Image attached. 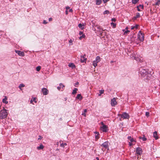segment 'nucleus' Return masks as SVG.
<instances>
[{
  "instance_id": "f257e3e1",
  "label": "nucleus",
  "mask_w": 160,
  "mask_h": 160,
  "mask_svg": "<svg viewBox=\"0 0 160 160\" xmlns=\"http://www.w3.org/2000/svg\"><path fill=\"white\" fill-rule=\"evenodd\" d=\"M139 74L144 79H149L151 76L150 74L147 69H144L142 68L139 69Z\"/></svg>"
},
{
  "instance_id": "f03ea898",
  "label": "nucleus",
  "mask_w": 160,
  "mask_h": 160,
  "mask_svg": "<svg viewBox=\"0 0 160 160\" xmlns=\"http://www.w3.org/2000/svg\"><path fill=\"white\" fill-rule=\"evenodd\" d=\"M8 113L7 110L4 109L2 110L0 112V119H4L7 117Z\"/></svg>"
},
{
  "instance_id": "7ed1b4c3",
  "label": "nucleus",
  "mask_w": 160,
  "mask_h": 160,
  "mask_svg": "<svg viewBox=\"0 0 160 160\" xmlns=\"http://www.w3.org/2000/svg\"><path fill=\"white\" fill-rule=\"evenodd\" d=\"M110 144V143L108 141H106L101 144L100 145L101 146L105 148L104 149L103 148H102V150L103 151H104L105 149H107L108 150H109V145Z\"/></svg>"
},
{
  "instance_id": "20e7f679",
  "label": "nucleus",
  "mask_w": 160,
  "mask_h": 160,
  "mask_svg": "<svg viewBox=\"0 0 160 160\" xmlns=\"http://www.w3.org/2000/svg\"><path fill=\"white\" fill-rule=\"evenodd\" d=\"M101 124L102 125L101 127L102 130L103 132H107L108 131V126L104 124L103 122H101Z\"/></svg>"
},
{
  "instance_id": "39448f33",
  "label": "nucleus",
  "mask_w": 160,
  "mask_h": 160,
  "mask_svg": "<svg viewBox=\"0 0 160 160\" xmlns=\"http://www.w3.org/2000/svg\"><path fill=\"white\" fill-rule=\"evenodd\" d=\"M138 38L141 42H142L144 40V36L143 33H142L141 31H139L138 35Z\"/></svg>"
},
{
  "instance_id": "423d86ee",
  "label": "nucleus",
  "mask_w": 160,
  "mask_h": 160,
  "mask_svg": "<svg viewBox=\"0 0 160 160\" xmlns=\"http://www.w3.org/2000/svg\"><path fill=\"white\" fill-rule=\"evenodd\" d=\"M100 60V58L99 56H97L93 62V65L94 67H96L97 65V63L99 62Z\"/></svg>"
},
{
  "instance_id": "0eeeda50",
  "label": "nucleus",
  "mask_w": 160,
  "mask_h": 160,
  "mask_svg": "<svg viewBox=\"0 0 160 160\" xmlns=\"http://www.w3.org/2000/svg\"><path fill=\"white\" fill-rule=\"evenodd\" d=\"M122 118L123 119H128L130 118V116L128 113L126 112H124L122 114Z\"/></svg>"
},
{
  "instance_id": "6e6552de",
  "label": "nucleus",
  "mask_w": 160,
  "mask_h": 160,
  "mask_svg": "<svg viewBox=\"0 0 160 160\" xmlns=\"http://www.w3.org/2000/svg\"><path fill=\"white\" fill-rule=\"evenodd\" d=\"M111 104L112 107H114L117 104V102L116 101V98H113L111 100Z\"/></svg>"
},
{
  "instance_id": "1a4fd4ad",
  "label": "nucleus",
  "mask_w": 160,
  "mask_h": 160,
  "mask_svg": "<svg viewBox=\"0 0 160 160\" xmlns=\"http://www.w3.org/2000/svg\"><path fill=\"white\" fill-rule=\"evenodd\" d=\"M86 55L84 54L83 56H81L80 61L81 62H86L87 60V58H86Z\"/></svg>"
},
{
  "instance_id": "9d476101",
  "label": "nucleus",
  "mask_w": 160,
  "mask_h": 160,
  "mask_svg": "<svg viewBox=\"0 0 160 160\" xmlns=\"http://www.w3.org/2000/svg\"><path fill=\"white\" fill-rule=\"evenodd\" d=\"M142 148L140 147H138L136 149V152L137 154L141 155L142 153Z\"/></svg>"
},
{
  "instance_id": "9b49d317",
  "label": "nucleus",
  "mask_w": 160,
  "mask_h": 160,
  "mask_svg": "<svg viewBox=\"0 0 160 160\" xmlns=\"http://www.w3.org/2000/svg\"><path fill=\"white\" fill-rule=\"evenodd\" d=\"M42 92L44 95H47L48 93V90L46 88H43L42 89Z\"/></svg>"
},
{
  "instance_id": "f8f14e48",
  "label": "nucleus",
  "mask_w": 160,
  "mask_h": 160,
  "mask_svg": "<svg viewBox=\"0 0 160 160\" xmlns=\"http://www.w3.org/2000/svg\"><path fill=\"white\" fill-rule=\"evenodd\" d=\"M15 52L20 56L23 57L24 56V53L23 52L21 51H20L15 50Z\"/></svg>"
},
{
  "instance_id": "ddd939ff",
  "label": "nucleus",
  "mask_w": 160,
  "mask_h": 160,
  "mask_svg": "<svg viewBox=\"0 0 160 160\" xmlns=\"http://www.w3.org/2000/svg\"><path fill=\"white\" fill-rule=\"evenodd\" d=\"M153 137L155 138L156 140L158 139V137L157 136V132L156 131H155L153 133Z\"/></svg>"
},
{
  "instance_id": "4468645a",
  "label": "nucleus",
  "mask_w": 160,
  "mask_h": 160,
  "mask_svg": "<svg viewBox=\"0 0 160 160\" xmlns=\"http://www.w3.org/2000/svg\"><path fill=\"white\" fill-rule=\"evenodd\" d=\"M8 99V98H7V96H4V98L3 99L2 102L3 103H5V104H7L8 103V102L7 101V100Z\"/></svg>"
},
{
  "instance_id": "2eb2a0df",
  "label": "nucleus",
  "mask_w": 160,
  "mask_h": 160,
  "mask_svg": "<svg viewBox=\"0 0 160 160\" xmlns=\"http://www.w3.org/2000/svg\"><path fill=\"white\" fill-rule=\"evenodd\" d=\"M44 148V146L42 145L41 144L39 146H38L37 147V148L38 150H42Z\"/></svg>"
},
{
  "instance_id": "dca6fc26",
  "label": "nucleus",
  "mask_w": 160,
  "mask_h": 160,
  "mask_svg": "<svg viewBox=\"0 0 160 160\" xmlns=\"http://www.w3.org/2000/svg\"><path fill=\"white\" fill-rule=\"evenodd\" d=\"M76 99H79L80 100H82V96L81 94H78L76 97Z\"/></svg>"
},
{
  "instance_id": "f3484780",
  "label": "nucleus",
  "mask_w": 160,
  "mask_h": 160,
  "mask_svg": "<svg viewBox=\"0 0 160 160\" xmlns=\"http://www.w3.org/2000/svg\"><path fill=\"white\" fill-rule=\"evenodd\" d=\"M95 138L96 139H98L99 138V137L98 136L99 135V133L98 132H95Z\"/></svg>"
},
{
  "instance_id": "a211bd4d",
  "label": "nucleus",
  "mask_w": 160,
  "mask_h": 160,
  "mask_svg": "<svg viewBox=\"0 0 160 160\" xmlns=\"http://www.w3.org/2000/svg\"><path fill=\"white\" fill-rule=\"evenodd\" d=\"M95 29H98V31L101 32V29L100 26H99L97 25L96 26H95Z\"/></svg>"
},
{
  "instance_id": "6ab92c4d",
  "label": "nucleus",
  "mask_w": 160,
  "mask_h": 160,
  "mask_svg": "<svg viewBox=\"0 0 160 160\" xmlns=\"http://www.w3.org/2000/svg\"><path fill=\"white\" fill-rule=\"evenodd\" d=\"M68 66L70 67H71L72 68H75L76 67L75 65L73 63H71L69 64Z\"/></svg>"
},
{
  "instance_id": "aec40b11",
  "label": "nucleus",
  "mask_w": 160,
  "mask_h": 160,
  "mask_svg": "<svg viewBox=\"0 0 160 160\" xmlns=\"http://www.w3.org/2000/svg\"><path fill=\"white\" fill-rule=\"evenodd\" d=\"M140 17V14L139 13H137V15L136 16L133 17V18L134 19H136L137 18H139Z\"/></svg>"
},
{
  "instance_id": "412c9836",
  "label": "nucleus",
  "mask_w": 160,
  "mask_h": 160,
  "mask_svg": "<svg viewBox=\"0 0 160 160\" xmlns=\"http://www.w3.org/2000/svg\"><path fill=\"white\" fill-rule=\"evenodd\" d=\"M96 4L97 5H100L102 2V0H96Z\"/></svg>"
},
{
  "instance_id": "4be33fe9",
  "label": "nucleus",
  "mask_w": 160,
  "mask_h": 160,
  "mask_svg": "<svg viewBox=\"0 0 160 160\" xmlns=\"http://www.w3.org/2000/svg\"><path fill=\"white\" fill-rule=\"evenodd\" d=\"M78 90V89L77 88H75L73 90L72 94L73 95L76 94L77 92V91Z\"/></svg>"
},
{
  "instance_id": "5701e85b",
  "label": "nucleus",
  "mask_w": 160,
  "mask_h": 160,
  "mask_svg": "<svg viewBox=\"0 0 160 160\" xmlns=\"http://www.w3.org/2000/svg\"><path fill=\"white\" fill-rule=\"evenodd\" d=\"M128 139H129L131 142H135V141L134 139L133 138H132L131 136H128Z\"/></svg>"
},
{
  "instance_id": "b1692460",
  "label": "nucleus",
  "mask_w": 160,
  "mask_h": 160,
  "mask_svg": "<svg viewBox=\"0 0 160 160\" xmlns=\"http://www.w3.org/2000/svg\"><path fill=\"white\" fill-rule=\"evenodd\" d=\"M59 86L61 87V88H62V89L61 91H62L64 89L65 86L62 84V83H60L59 84Z\"/></svg>"
},
{
  "instance_id": "393cba45",
  "label": "nucleus",
  "mask_w": 160,
  "mask_h": 160,
  "mask_svg": "<svg viewBox=\"0 0 160 160\" xmlns=\"http://www.w3.org/2000/svg\"><path fill=\"white\" fill-rule=\"evenodd\" d=\"M139 138L142 139L143 141H145L147 140V138L145 137V136L143 135V137H140Z\"/></svg>"
},
{
  "instance_id": "a878e982",
  "label": "nucleus",
  "mask_w": 160,
  "mask_h": 160,
  "mask_svg": "<svg viewBox=\"0 0 160 160\" xmlns=\"http://www.w3.org/2000/svg\"><path fill=\"white\" fill-rule=\"evenodd\" d=\"M138 25L137 24H136L135 25V26H132L131 28L132 29H133L135 28L136 29H137L138 28Z\"/></svg>"
},
{
  "instance_id": "bb28decb",
  "label": "nucleus",
  "mask_w": 160,
  "mask_h": 160,
  "mask_svg": "<svg viewBox=\"0 0 160 160\" xmlns=\"http://www.w3.org/2000/svg\"><path fill=\"white\" fill-rule=\"evenodd\" d=\"M139 1V0H132V2L134 4H136Z\"/></svg>"
},
{
  "instance_id": "cd10ccee",
  "label": "nucleus",
  "mask_w": 160,
  "mask_h": 160,
  "mask_svg": "<svg viewBox=\"0 0 160 160\" xmlns=\"http://www.w3.org/2000/svg\"><path fill=\"white\" fill-rule=\"evenodd\" d=\"M67 145V144L66 143H62L60 145V146L62 148H64L65 146H66Z\"/></svg>"
},
{
  "instance_id": "c85d7f7f",
  "label": "nucleus",
  "mask_w": 160,
  "mask_h": 160,
  "mask_svg": "<svg viewBox=\"0 0 160 160\" xmlns=\"http://www.w3.org/2000/svg\"><path fill=\"white\" fill-rule=\"evenodd\" d=\"M104 90H101L99 91V96H100L101 94H103L104 92Z\"/></svg>"
},
{
  "instance_id": "c756f323",
  "label": "nucleus",
  "mask_w": 160,
  "mask_h": 160,
  "mask_svg": "<svg viewBox=\"0 0 160 160\" xmlns=\"http://www.w3.org/2000/svg\"><path fill=\"white\" fill-rule=\"evenodd\" d=\"M41 69V67L40 66H38L36 67V70L38 72Z\"/></svg>"
},
{
  "instance_id": "7c9ffc66",
  "label": "nucleus",
  "mask_w": 160,
  "mask_h": 160,
  "mask_svg": "<svg viewBox=\"0 0 160 160\" xmlns=\"http://www.w3.org/2000/svg\"><path fill=\"white\" fill-rule=\"evenodd\" d=\"M85 37V36L84 34H82L81 36L79 38V39L80 40H81L82 38H84Z\"/></svg>"
},
{
  "instance_id": "2f4dec72",
  "label": "nucleus",
  "mask_w": 160,
  "mask_h": 160,
  "mask_svg": "<svg viewBox=\"0 0 160 160\" xmlns=\"http://www.w3.org/2000/svg\"><path fill=\"white\" fill-rule=\"evenodd\" d=\"M25 86L23 84H21L19 85V88L21 89V87H23Z\"/></svg>"
},
{
  "instance_id": "473e14b6",
  "label": "nucleus",
  "mask_w": 160,
  "mask_h": 160,
  "mask_svg": "<svg viewBox=\"0 0 160 160\" xmlns=\"http://www.w3.org/2000/svg\"><path fill=\"white\" fill-rule=\"evenodd\" d=\"M109 13V11L108 10H105L104 12H103V14H108Z\"/></svg>"
},
{
  "instance_id": "72a5a7b5",
  "label": "nucleus",
  "mask_w": 160,
  "mask_h": 160,
  "mask_svg": "<svg viewBox=\"0 0 160 160\" xmlns=\"http://www.w3.org/2000/svg\"><path fill=\"white\" fill-rule=\"evenodd\" d=\"M33 101H34L35 102H36V98H34L33 99H32L31 100V103H32Z\"/></svg>"
},
{
  "instance_id": "f704fd0d",
  "label": "nucleus",
  "mask_w": 160,
  "mask_h": 160,
  "mask_svg": "<svg viewBox=\"0 0 160 160\" xmlns=\"http://www.w3.org/2000/svg\"><path fill=\"white\" fill-rule=\"evenodd\" d=\"M160 4V0H158V1L156 3L155 5H159Z\"/></svg>"
},
{
  "instance_id": "c9c22d12",
  "label": "nucleus",
  "mask_w": 160,
  "mask_h": 160,
  "mask_svg": "<svg viewBox=\"0 0 160 160\" xmlns=\"http://www.w3.org/2000/svg\"><path fill=\"white\" fill-rule=\"evenodd\" d=\"M111 24L112 25V26L114 28H115L116 27V24L115 23L113 22H112L111 23Z\"/></svg>"
},
{
  "instance_id": "e433bc0d",
  "label": "nucleus",
  "mask_w": 160,
  "mask_h": 160,
  "mask_svg": "<svg viewBox=\"0 0 160 160\" xmlns=\"http://www.w3.org/2000/svg\"><path fill=\"white\" fill-rule=\"evenodd\" d=\"M138 6V7L139 8H141L142 9H143L144 6H143V5L140 4Z\"/></svg>"
},
{
  "instance_id": "4c0bfd02",
  "label": "nucleus",
  "mask_w": 160,
  "mask_h": 160,
  "mask_svg": "<svg viewBox=\"0 0 160 160\" xmlns=\"http://www.w3.org/2000/svg\"><path fill=\"white\" fill-rule=\"evenodd\" d=\"M73 40H72L71 39H70L69 40V43H70V45H72V42H73Z\"/></svg>"
},
{
  "instance_id": "58836bf2",
  "label": "nucleus",
  "mask_w": 160,
  "mask_h": 160,
  "mask_svg": "<svg viewBox=\"0 0 160 160\" xmlns=\"http://www.w3.org/2000/svg\"><path fill=\"white\" fill-rule=\"evenodd\" d=\"M145 115L146 116L148 117L149 116V113L148 112H146L145 113Z\"/></svg>"
},
{
  "instance_id": "ea45409f",
  "label": "nucleus",
  "mask_w": 160,
  "mask_h": 160,
  "mask_svg": "<svg viewBox=\"0 0 160 160\" xmlns=\"http://www.w3.org/2000/svg\"><path fill=\"white\" fill-rule=\"evenodd\" d=\"M134 58L135 59H136L137 61L139 60L140 62H141L142 61V60L141 59H139V58L136 59V57H134Z\"/></svg>"
},
{
  "instance_id": "a19ab883",
  "label": "nucleus",
  "mask_w": 160,
  "mask_h": 160,
  "mask_svg": "<svg viewBox=\"0 0 160 160\" xmlns=\"http://www.w3.org/2000/svg\"><path fill=\"white\" fill-rule=\"evenodd\" d=\"M82 25L81 24V23H80L78 24V27L79 28H81L82 27Z\"/></svg>"
},
{
  "instance_id": "79ce46f5",
  "label": "nucleus",
  "mask_w": 160,
  "mask_h": 160,
  "mask_svg": "<svg viewBox=\"0 0 160 160\" xmlns=\"http://www.w3.org/2000/svg\"><path fill=\"white\" fill-rule=\"evenodd\" d=\"M130 31L129 30H126L124 32V34H126L128 32H129Z\"/></svg>"
},
{
  "instance_id": "37998d69",
  "label": "nucleus",
  "mask_w": 160,
  "mask_h": 160,
  "mask_svg": "<svg viewBox=\"0 0 160 160\" xmlns=\"http://www.w3.org/2000/svg\"><path fill=\"white\" fill-rule=\"evenodd\" d=\"M111 20L112 22H115L116 21V19L115 18H112Z\"/></svg>"
},
{
  "instance_id": "c03bdc74",
  "label": "nucleus",
  "mask_w": 160,
  "mask_h": 160,
  "mask_svg": "<svg viewBox=\"0 0 160 160\" xmlns=\"http://www.w3.org/2000/svg\"><path fill=\"white\" fill-rule=\"evenodd\" d=\"M43 23L44 24H46L48 23V22L45 20H44L43 21Z\"/></svg>"
},
{
  "instance_id": "a18cd8bd",
  "label": "nucleus",
  "mask_w": 160,
  "mask_h": 160,
  "mask_svg": "<svg viewBox=\"0 0 160 160\" xmlns=\"http://www.w3.org/2000/svg\"><path fill=\"white\" fill-rule=\"evenodd\" d=\"M57 89L58 90H60L61 89V87L60 86H58L57 87Z\"/></svg>"
},
{
  "instance_id": "49530a36",
  "label": "nucleus",
  "mask_w": 160,
  "mask_h": 160,
  "mask_svg": "<svg viewBox=\"0 0 160 160\" xmlns=\"http://www.w3.org/2000/svg\"><path fill=\"white\" fill-rule=\"evenodd\" d=\"M109 1V0H103V1L104 3H106V2H108Z\"/></svg>"
},
{
  "instance_id": "de8ad7c7",
  "label": "nucleus",
  "mask_w": 160,
  "mask_h": 160,
  "mask_svg": "<svg viewBox=\"0 0 160 160\" xmlns=\"http://www.w3.org/2000/svg\"><path fill=\"white\" fill-rule=\"evenodd\" d=\"M137 10H138V11H141V10H140V9H139V8L138 7V6H137Z\"/></svg>"
},
{
  "instance_id": "09e8293b",
  "label": "nucleus",
  "mask_w": 160,
  "mask_h": 160,
  "mask_svg": "<svg viewBox=\"0 0 160 160\" xmlns=\"http://www.w3.org/2000/svg\"><path fill=\"white\" fill-rule=\"evenodd\" d=\"M39 138H38V140H41L42 138V137L40 136H39Z\"/></svg>"
},
{
  "instance_id": "8fccbe9b",
  "label": "nucleus",
  "mask_w": 160,
  "mask_h": 160,
  "mask_svg": "<svg viewBox=\"0 0 160 160\" xmlns=\"http://www.w3.org/2000/svg\"><path fill=\"white\" fill-rule=\"evenodd\" d=\"M83 33V32H82V31L79 32V34L80 35H81L82 34V35Z\"/></svg>"
},
{
  "instance_id": "3c124183",
  "label": "nucleus",
  "mask_w": 160,
  "mask_h": 160,
  "mask_svg": "<svg viewBox=\"0 0 160 160\" xmlns=\"http://www.w3.org/2000/svg\"><path fill=\"white\" fill-rule=\"evenodd\" d=\"M66 10H68V9H69V8H70V7L68 6H67V7H66Z\"/></svg>"
},
{
  "instance_id": "603ef678",
  "label": "nucleus",
  "mask_w": 160,
  "mask_h": 160,
  "mask_svg": "<svg viewBox=\"0 0 160 160\" xmlns=\"http://www.w3.org/2000/svg\"><path fill=\"white\" fill-rule=\"evenodd\" d=\"M82 115L84 116V117L86 116V114H85V112L82 113Z\"/></svg>"
},
{
  "instance_id": "864d4df0",
  "label": "nucleus",
  "mask_w": 160,
  "mask_h": 160,
  "mask_svg": "<svg viewBox=\"0 0 160 160\" xmlns=\"http://www.w3.org/2000/svg\"><path fill=\"white\" fill-rule=\"evenodd\" d=\"M132 142H129V145L130 146H132Z\"/></svg>"
},
{
  "instance_id": "5fc2aeb1",
  "label": "nucleus",
  "mask_w": 160,
  "mask_h": 160,
  "mask_svg": "<svg viewBox=\"0 0 160 160\" xmlns=\"http://www.w3.org/2000/svg\"><path fill=\"white\" fill-rule=\"evenodd\" d=\"M78 84H79L78 82H77L76 83H75V85H74V86L75 87H77L76 85H78Z\"/></svg>"
},
{
  "instance_id": "6e6d98bb",
  "label": "nucleus",
  "mask_w": 160,
  "mask_h": 160,
  "mask_svg": "<svg viewBox=\"0 0 160 160\" xmlns=\"http://www.w3.org/2000/svg\"><path fill=\"white\" fill-rule=\"evenodd\" d=\"M48 20H49V21H51L52 20V18H49Z\"/></svg>"
},
{
  "instance_id": "4d7b16f0",
  "label": "nucleus",
  "mask_w": 160,
  "mask_h": 160,
  "mask_svg": "<svg viewBox=\"0 0 160 160\" xmlns=\"http://www.w3.org/2000/svg\"><path fill=\"white\" fill-rule=\"evenodd\" d=\"M65 13L66 15L68 14V11L67 10L65 11Z\"/></svg>"
},
{
  "instance_id": "13d9d810",
  "label": "nucleus",
  "mask_w": 160,
  "mask_h": 160,
  "mask_svg": "<svg viewBox=\"0 0 160 160\" xmlns=\"http://www.w3.org/2000/svg\"><path fill=\"white\" fill-rule=\"evenodd\" d=\"M69 12H72V9H69Z\"/></svg>"
},
{
  "instance_id": "bf43d9fd",
  "label": "nucleus",
  "mask_w": 160,
  "mask_h": 160,
  "mask_svg": "<svg viewBox=\"0 0 160 160\" xmlns=\"http://www.w3.org/2000/svg\"><path fill=\"white\" fill-rule=\"evenodd\" d=\"M87 112V109H85L84 110V112L85 113L86 112Z\"/></svg>"
},
{
  "instance_id": "052dcab7",
  "label": "nucleus",
  "mask_w": 160,
  "mask_h": 160,
  "mask_svg": "<svg viewBox=\"0 0 160 160\" xmlns=\"http://www.w3.org/2000/svg\"><path fill=\"white\" fill-rule=\"evenodd\" d=\"M122 114H118V116H121L122 117Z\"/></svg>"
},
{
  "instance_id": "680f3d73",
  "label": "nucleus",
  "mask_w": 160,
  "mask_h": 160,
  "mask_svg": "<svg viewBox=\"0 0 160 160\" xmlns=\"http://www.w3.org/2000/svg\"><path fill=\"white\" fill-rule=\"evenodd\" d=\"M96 159H97V160H99V158L98 157H96Z\"/></svg>"
},
{
  "instance_id": "e2e57ef3",
  "label": "nucleus",
  "mask_w": 160,
  "mask_h": 160,
  "mask_svg": "<svg viewBox=\"0 0 160 160\" xmlns=\"http://www.w3.org/2000/svg\"><path fill=\"white\" fill-rule=\"evenodd\" d=\"M58 150H59V149H58V148H57V149H56V151H58Z\"/></svg>"
},
{
  "instance_id": "0e129e2a",
  "label": "nucleus",
  "mask_w": 160,
  "mask_h": 160,
  "mask_svg": "<svg viewBox=\"0 0 160 160\" xmlns=\"http://www.w3.org/2000/svg\"><path fill=\"white\" fill-rule=\"evenodd\" d=\"M128 29V27H126V29Z\"/></svg>"
},
{
  "instance_id": "69168bd1",
  "label": "nucleus",
  "mask_w": 160,
  "mask_h": 160,
  "mask_svg": "<svg viewBox=\"0 0 160 160\" xmlns=\"http://www.w3.org/2000/svg\"><path fill=\"white\" fill-rule=\"evenodd\" d=\"M113 61H111V62H112Z\"/></svg>"
},
{
  "instance_id": "338daca9",
  "label": "nucleus",
  "mask_w": 160,
  "mask_h": 160,
  "mask_svg": "<svg viewBox=\"0 0 160 160\" xmlns=\"http://www.w3.org/2000/svg\"><path fill=\"white\" fill-rule=\"evenodd\" d=\"M1 107V106L0 105V108Z\"/></svg>"
}]
</instances>
